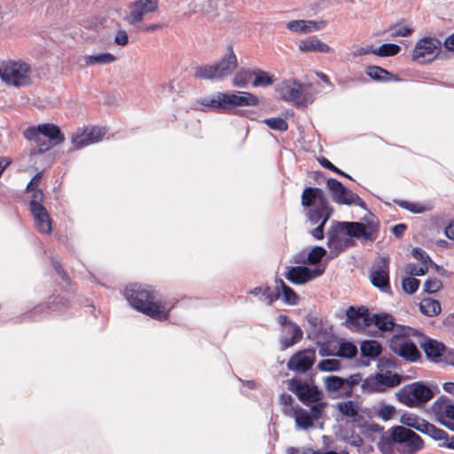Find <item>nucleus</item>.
Returning <instances> with one entry per match:
<instances>
[{
	"mask_svg": "<svg viewBox=\"0 0 454 454\" xmlns=\"http://www.w3.org/2000/svg\"><path fill=\"white\" fill-rule=\"evenodd\" d=\"M124 295L129 304L137 311L158 321L168 318L171 307H166L157 301L158 294L150 286L130 284L126 286Z\"/></svg>",
	"mask_w": 454,
	"mask_h": 454,
	"instance_id": "1",
	"label": "nucleus"
},
{
	"mask_svg": "<svg viewBox=\"0 0 454 454\" xmlns=\"http://www.w3.org/2000/svg\"><path fill=\"white\" fill-rule=\"evenodd\" d=\"M383 437L386 454H416L425 447L424 440L403 426H394Z\"/></svg>",
	"mask_w": 454,
	"mask_h": 454,
	"instance_id": "2",
	"label": "nucleus"
},
{
	"mask_svg": "<svg viewBox=\"0 0 454 454\" xmlns=\"http://www.w3.org/2000/svg\"><path fill=\"white\" fill-rule=\"evenodd\" d=\"M23 136L27 140L35 143V145L30 148L29 156L31 157L44 153L65 141L59 127L53 123L30 126L23 131Z\"/></svg>",
	"mask_w": 454,
	"mask_h": 454,
	"instance_id": "3",
	"label": "nucleus"
},
{
	"mask_svg": "<svg viewBox=\"0 0 454 454\" xmlns=\"http://www.w3.org/2000/svg\"><path fill=\"white\" fill-rule=\"evenodd\" d=\"M238 67V59L231 45L221 59L212 65L198 66L194 68L193 76L197 79L222 81L232 74Z\"/></svg>",
	"mask_w": 454,
	"mask_h": 454,
	"instance_id": "4",
	"label": "nucleus"
},
{
	"mask_svg": "<svg viewBox=\"0 0 454 454\" xmlns=\"http://www.w3.org/2000/svg\"><path fill=\"white\" fill-rule=\"evenodd\" d=\"M32 68L23 61H9L0 67V78L8 85L25 87L31 84Z\"/></svg>",
	"mask_w": 454,
	"mask_h": 454,
	"instance_id": "5",
	"label": "nucleus"
},
{
	"mask_svg": "<svg viewBox=\"0 0 454 454\" xmlns=\"http://www.w3.org/2000/svg\"><path fill=\"white\" fill-rule=\"evenodd\" d=\"M397 400L408 407H419L430 401L434 393L424 382L405 385L395 394Z\"/></svg>",
	"mask_w": 454,
	"mask_h": 454,
	"instance_id": "6",
	"label": "nucleus"
},
{
	"mask_svg": "<svg viewBox=\"0 0 454 454\" xmlns=\"http://www.w3.org/2000/svg\"><path fill=\"white\" fill-rule=\"evenodd\" d=\"M388 347L393 353L407 362H421V352L417 345L410 339L404 328H402V332L392 334L388 339Z\"/></svg>",
	"mask_w": 454,
	"mask_h": 454,
	"instance_id": "7",
	"label": "nucleus"
},
{
	"mask_svg": "<svg viewBox=\"0 0 454 454\" xmlns=\"http://www.w3.org/2000/svg\"><path fill=\"white\" fill-rule=\"evenodd\" d=\"M332 227L340 233H345L351 239H364L374 241L379 231L378 221L371 220L366 224L360 222H338L333 221Z\"/></svg>",
	"mask_w": 454,
	"mask_h": 454,
	"instance_id": "8",
	"label": "nucleus"
},
{
	"mask_svg": "<svg viewBox=\"0 0 454 454\" xmlns=\"http://www.w3.org/2000/svg\"><path fill=\"white\" fill-rule=\"evenodd\" d=\"M287 388L297 396L300 402L307 406L320 401L324 396L322 390L313 383L312 380L311 383H309L293 378L287 380Z\"/></svg>",
	"mask_w": 454,
	"mask_h": 454,
	"instance_id": "9",
	"label": "nucleus"
},
{
	"mask_svg": "<svg viewBox=\"0 0 454 454\" xmlns=\"http://www.w3.org/2000/svg\"><path fill=\"white\" fill-rule=\"evenodd\" d=\"M278 322L281 325L279 335L281 350L295 345L302 339L303 332L301 328L296 323L292 322L287 316H278Z\"/></svg>",
	"mask_w": 454,
	"mask_h": 454,
	"instance_id": "10",
	"label": "nucleus"
},
{
	"mask_svg": "<svg viewBox=\"0 0 454 454\" xmlns=\"http://www.w3.org/2000/svg\"><path fill=\"white\" fill-rule=\"evenodd\" d=\"M285 278L294 285H304L324 274L325 266L310 269L305 264L287 267Z\"/></svg>",
	"mask_w": 454,
	"mask_h": 454,
	"instance_id": "11",
	"label": "nucleus"
},
{
	"mask_svg": "<svg viewBox=\"0 0 454 454\" xmlns=\"http://www.w3.org/2000/svg\"><path fill=\"white\" fill-rule=\"evenodd\" d=\"M441 48V42L436 38L424 37L415 45L412 59L421 64L430 63L436 58V51Z\"/></svg>",
	"mask_w": 454,
	"mask_h": 454,
	"instance_id": "12",
	"label": "nucleus"
},
{
	"mask_svg": "<svg viewBox=\"0 0 454 454\" xmlns=\"http://www.w3.org/2000/svg\"><path fill=\"white\" fill-rule=\"evenodd\" d=\"M106 134V129L98 126H86L72 136V144L75 149L100 142Z\"/></svg>",
	"mask_w": 454,
	"mask_h": 454,
	"instance_id": "13",
	"label": "nucleus"
},
{
	"mask_svg": "<svg viewBox=\"0 0 454 454\" xmlns=\"http://www.w3.org/2000/svg\"><path fill=\"white\" fill-rule=\"evenodd\" d=\"M372 284L384 293H391L389 283V259L380 257L370 274Z\"/></svg>",
	"mask_w": 454,
	"mask_h": 454,
	"instance_id": "14",
	"label": "nucleus"
},
{
	"mask_svg": "<svg viewBox=\"0 0 454 454\" xmlns=\"http://www.w3.org/2000/svg\"><path fill=\"white\" fill-rule=\"evenodd\" d=\"M415 334L422 336V340L419 341V346L423 349L427 358L434 363L442 362L447 349L446 346L442 342L425 336L418 330H416Z\"/></svg>",
	"mask_w": 454,
	"mask_h": 454,
	"instance_id": "15",
	"label": "nucleus"
},
{
	"mask_svg": "<svg viewBox=\"0 0 454 454\" xmlns=\"http://www.w3.org/2000/svg\"><path fill=\"white\" fill-rule=\"evenodd\" d=\"M158 9V0H136L129 4V15L127 21L137 25L143 20L144 15L154 12Z\"/></svg>",
	"mask_w": 454,
	"mask_h": 454,
	"instance_id": "16",
	"label": "nucleus"
},
{
	"mask_svg": "<svg viewBox=\"0 0 454 454\" xmlns=\"http://www.w3.org/2000/svg\"><path fill=\"white\" fill-rule=\"evenodd\" d=\"M316 360V351L314 348H307L298 351L291 356L287 362V368L298 372H308L314 364Z\"/></svg>",
	"mask_w": 454,
	"mask_h": 454,
	"instance_id": "17",
	"label": "nucleus"
},
{
	"mask_svg": "<svg viewBox=\"0 0 454 454\" xmlns=\"http://www.w3.org/2000/svg\"><path fill=\"white\" fill-rule=\"evenodd\" d=\"M281 98L285 101L294 102L297 106H301V96L302 94V86L296 80L283 82L278 88Z\"/></svg>",
	"mask_w": 454,
	"mask_h": 454,
	"instance_id": "18",
	"label": "nucleus"
},
{
	"mask_svg": "<svg viewBox=\"0 0 454 454\" xmlns=\"http://www.w3.org/2000/svg\"><path fill=\"white\" fill-rule=\"evenodd\" d=\"M226 99L225 103H228V111L238 106H255L260 103L257 96L247 91L227 92Z\"/></svg>",
	"mask_w": 454,
	"mask_h": 454,
	"instance_id": "19",
	"label": "nucleus"
},
{
	"mask_svg": "<svg viewBox=\"0 0 454 454\" xmlns=\"http://www.w3.org/2000/svg\"><path fill=\"white\" fill-rule=\"evenodd\" d=\"M326 187L330 192L333 201L340 205H347L350 201L349 194L354 193L335 178H328Z\"/></svg>",
	"mask_w": 454,
	"mask_h": 454,
	"instance_id": "20",
	"label": "nucleus"
},
{
	"mask_svg": "<svg viewBox=\"0 0 454 454\" xmlns=\"http://www.w3.org/2000/svg\"><path fill=\"white\" fill-rule=\"evenodd\" d=\"M339 234L340 232L331 226L327 233V247L331 250V257L337 256L355 245V242L350 239H340Z\"/></svg>",
	"mask_w": 454,
	"mask_h": 454,
	"instance_id": "21",
	"label": "nucleus"
},
{
	"mask_svg": "<svg viewBox=\"0 0 454 454\" xmlns=\"http://www.w3.org/2000/svg\"><path fill=\"white\" fill-rule=\"evenodd\" d=\"M328 201L324 191L317 187H306L301 194V205L308 209L314 207L313 206L317 202V205H325Z\"/></svg>",
	"mask_w": 454,
	"mask_h": 454,
	"instance_id": "22",
	"label": "nucleus"
},
{
	"mask_svg": "<svg viewBox=\"0 0 454 454\" xmlns=\"http://www.w3.org/2000/svg\"><path fill=\"white\" fill-rule=\"evenodd\" d=\"M364 312H366V307L364 306H349L346 310V320L344 322L346 327L353 332L361 330V319Z\"/></svg>",
	"mask_w": 454,
	"mask_h": 454,
	"instance_id": "23",
	"label": "nucleus"
},
{
	"mask_svg": "<svg viewBox=\"0 0 454 454\" xmlns=\"http://www.w3.org/2000/svg\"><path fill=\"white\" fill-rule=\"evenodd\" d=\"M38 231L42 233L49 234L51 232V222L48 211L43 206H35V209L30 210Z\"/></svg>",
	"mask_w": 454,
	"mask_h": 454,
	"instance_id": "24",
	"label": "nucleus"
},
{
	"mask_svg": "<svg viewBox=\"0 0 454 454\" xmlns=\"http://www.w3.org/2000/svg\"><path fill=\"white\" fill-rule=\"evenodd\" d=\"M333 213V207L329 204V201H325V205H317L315 207L307 209L305 215L311 224L320 223L324 221L325 215H329V219Z\"/></svg>",
	"mask_w": 454,
	"mask_h": 454,
	"instance_id": "25",
	"label": "nucleus"
},
{
	"mask_svg": "<svg viewBox=\"0 0 454 454\" xmlns=\"http://www.w3.org/2000/svg\"><path fill=\"white\" fill-rule=\"evenodd\" d=\"M299 50L302 52H321L326 53L333 50L325 43L320 41L317 36H309L301 40L299 43Z\"/></svg>",
	"mask_w": 454,
	"mask_h": 454,
	"instance_id": "26",
	"label": "nucleus"
},
{
	"mask_svg": "<svg viewBox=\"0 0 454 454\" xmlns=\"http://www.w3.org/2000/svg\"><path fill=\"white\" fill-rule=\"evenodd\" d=\"M365 74L373 81L387 82L390 81L399 82L401 78L398 75L392 74L387 69L379 66H368L365 69Z\"/></svg>",
	"mask_w": 454,
	"mask_h": 454,
	"instance_id": "27",
	"label": "nucleus"
},
{
	"mask_svg": "<svg viewBox=\"0 0 454 454\" xmlns=\"http://www.w3.org/2000/svg\"><path fill=\"white\" fill-rule=\"evenodd\" d=\"M382 391L395 387L402 383L403 376L387 370L385 372H378Z\"/></svg>",
	"mask_w": 454,
	"mask_h": 454,
	"instance_id": "28",
	"label": "nucleus"
},
{
	"mask_svg": "<svg viewBox=\"0 0 454 454\" xmlns=\"http://www.w3.org/2000/svg\"><path fill=\"white\" fill-rule=\"evenodd\" d=\"M275 289H278L280 295H283V300L286 304L296 305L299 301V296L293 288L287 286L283 279L276 278Z\"/></svg>",
	"mask_w": 454,
	"mask_h": 454,
	"instance_id": "29",
	"label": "nucleus"
},
{
	"mask_svg": "<svg viewBox=\"0 0 454 454\" xmlns=\"http://www.w3.org/2000/svg\"><path fill=\"white\" fill-rule=\"evenodd\" d=\"M363 377L362 374L357 372L354 374H350L348 378H344V386L345 390L344 392H340L337 395H335L333 397L335 398H349L353 395V391L355 387L362 384L363 382Z\"/></svg>",
	"mask_w": 454,
	"mask_h": 454,
	"instance_id": "30",
	"label": "nucleus"
},
{
	"mask_svg": "<svg viewBox=\"0 0 454 454\" xmlns=\"http://www.w3.org/2000/svg\"><path fill=\"white\" fill-rule=\"evenodd\" d=\"M52 307L53 305L51 303L39 304L23 314L22 318L24 321L40 320L53 310Z\"/></svg>",
	"mask_w": 454,
	"mask_h": 454,
	"instance_id": "31",
	"label": "nucleus"
},
{
	"mask_svg": "<svg viewBox=\"0 0 454 454\" xmlns=\"http://www.w3.org/2000/svg\"><path fill=\"white\" fill-rule=\"evenodd\" d=\"M326 254L327 251L323 247L316 246L310 250L305 258L296 259L294 260V262L297 264L316 265L322 261Z\"/></svg>",
	"mask_w": 454,
	"mask_h": 454,
	"instance_id": "32",
	"label": "nucleus"
},
{
	"mask_svg": "<svg viewBox=\"0 0 454 454\" xmlns=\"http://www.w3.org/2000/svg\"><path fill=\"white\" fill-rule=\"evenodd\" d=\"M324 386L329 395H337L344 392V378L337 375H330L324 378Z\"/></svg>",
	"mask_w": 454,
	"mask_h": 454,
	"instance_id": "33",
	"label": "nucleus"
},
{
	"mask_svg": "<svg viewBox=\"0 0 454 454\" xmlns=\"http://www.w3.org/2000/svg\"><path fill=\"white\" fill-rule=\"evenodd\" d=\"M381 350V345L374 340H364L360 345L361 355L369 359L378 357L380 355Z\"/></svg>",
	"mask_w": 454,
	"mask_h": 454,
	"instance_id": "34",
	"label": "nucleus"
},
{
	"mask_svg": "<svg viewBox=\"0 0 454 454\" xmlns=\"http://www.w3.org/2000/svg\"><path fill=\"white\" fill-rule=\"evenodd\" d=\"M420 312L429 317H433L441 313V303L433 298H423L419 302Z\"/></svg>",
	"mask_w": 454,
	"mask_h": 454,
	"instance_id": "35",
	"label": "nucleus"
},
{
	"mask_svg": "<svg viewBox=\"0 0 454 454\" xmlns=\"http://www.w3.org/2000/svg\"><path fill=\"white\" fill-rule=\"evenodd\" d=\"M226 96L227 92H217L215 98H203L200 100V104L222 112H228V103H225Z\"/></svg>",
	"mask_w": 454,
	"mask_h": 454,
	"instance_id": "36",
	"label": "nucleus"
},
{
	"mask_svg": "<svg viewBox=\"0 0 454 454\" xmlns=\"http://www.w3.org/2000/svg\"><path fill=\"white\" fill-rule=\"evenodd\" d=\"M400 422L405 426L407 428H413L420 433H424L425 427H427L428 421L419 418L418 416L414 414H403L401 419Z\"/></svg>",
	"mask_w": 454,
	"mask_h": 454,
	"instance_id": "37",
	"label": "nucleus"
},
{
	"mask_svg": "<svg viewBox=\"0 0 454 454\" xmlns=\"http://www.w3.org/2000/svg\"><path fill=\"white\" fill-rule=\"evenodd\" d=\"M361 390L363 394L367 395L383 393L378 372L374 375H370L363 380L361 384Z\"/></svg>",
	"mask_w": 454,
	"mask_h": 454,
	"instance_id": "38",
	"label": "nucleus"
},
{
	"mask_svg": "<svg viewBox=\"0 0 454 454\" xmlns=\"http://www.w3.org/2000/svg\"><path fill=\"white\" fill-rule=\"evenodd\" d=\"M116 60V57L109 52L88 55L84 57L86 66L106 65Z\"/></svg>",
	"mask_w": 454,
	"mask_h": 454,
	"instance_id": "39",
	"label": "nucleus"
},
{
	"mask_svg": "<svg viewBox=\"0 0 454 454\" xmlns=\"http://www.w3.org/2000/svg\"><path fill=\"white\" fill-rule=\"evenodd\" d=\"M424 434L428 435L434 441H442V442H448L450 440V436L446 431L442 428L436 427L431 423H427L425 427Z\"/></svg>",
	"mask_w": 454,
	"mask_h": 454,
	"instance_id": "40",
	"label": "nucleus"
},
{
	"mask_svg": "<svg viewBox=\"0 0 454 454\" xmlns=\"http://www.w3.org/2000/svg\"><path fill=\"white\" fill-rule=\"evenodd\" d=\"M252 76L253 70L241 68L235 74L232 85L238 88H247Z\"/></svg>",
	"mask_w": 454,
	"mask_h": 454,
	"instance_id": "41",
	"label": "nucleus"
},
{
	"mask_svg": "<svg viewBox=\"0 0 454 454\" xmlns=\"http://www.w3.org/2000/svg\"><path fill=\"white\" fill-rule=\"evenodd\" d=\"M295 425L299 428L308 429L313 427V419L307 411L299 408L295 411Z\"/></svg>",
	"mask_w": 454,
	"mask_h": 454,
	"instance_id": "42",
	"label": "nucleus"
},
{
	"mask_svg": "<svg viewBox=\"0 0 454 454\" xmlns=\"http://www.w3.org/2000/svg\"><path fill=\"white\" fill-rule=\"evenodd\" d=\"M253 76H254L253 82L254 87L270 86L274 82L271 75H269L268 73L259 68L253 69Z\"/></svg>",
	"mask_w": 454,
	"mask_h": 454,
	"instance_id": "43",
	"label": "nucleus"
},
{
	"mask_svg": "<svg viewBox=\"0 0 454 454\" xmlns=\"http://www.w3.org/2000/svg\"><path fill=\"white\" fill-rule=\"evenodd\" d=\"M374 325L381 331H390L394 329L395 324L394 317L387 313L377 314Z\"/></svg>",
	"mask_w": 454,
	"mask_h": 454,
	"instance_id": "44",
	"label": "nucleus"
},
{
	"mask_svg": "<svg viewBox=\"0 0 454 454\" xmlns=\"http://www.w3.org/2000/svg\"><path fill=\"white\" fill-rule=\"evenodd\" d=\"M401 51L398 44L392 43H386L381 44L379 48L375 49L374 55L380 57H392L397 55Z\"/></svg>",
	"mask_w": 454,
	"mask_h": 454,
	"instance_id": "45",
	"label": "nucleus"
},
{
	"mask_svg": "<svg viewBox=\"0 0 454 454\" xmlns=\"http://www.w3.org/2000/svg\"><path fill=\"white\" fill-rule=\"evenodd\" d=\"M337 409L342 415H344L346 417L362 418V415L359 414V412H358V407L352 401L338 403Z\"/></svg>",
	"mask_w": 454,
	"mask_h": 454,
	"instance_id": "46",
	"label": "nucleus"
},
{
	"mask_svg": "<svg viewBox=\"0 0 454 454\" xmlns=\"http://www.w3.org/2000/svg\"><path fill=\"white\" fill-rule=\"evenodd\" d=\"M357 354V348L356 345L351 342H342L340 344L339 349L334 356L342 358H353Z\"/></svg>",
	"mask_w": 454,
	"mask_h": 454,
	"instance_id": "47",
	"label": "nucleus"
},
{
	"mask_svg": "<svg viewBox=\"0 0 454 454\" xmlns=\"http://www.w3.org/2000/svg\"><path fill=\"white\" fill-rule=\"evenodd\" d=\"M396 204L414 214H422L431 209L430 206H426L420 203H412L406 200H398L396 201Z\"/></svg>",
	"mask_w": 454,
	"mask_h": 454,
	"instance_id": "48",
	"label": "nucleus"
},
{
	"mask_svg": "<svg viewBox=\"0 0 454 454\" xmlns=\"http://www.w3.org/2000/svg\"><path fill=\"white\" fill-rule=\"evenodd\" d=\"M270 129L278 131H286L288 129L287 121L281 117L267 118L262 121Z\"/></svg>",
	"mask_w": 454,
	"mask_h": 454,
	"instance_id": "49",
	"label": "nucleus"
},
{
	"mask_svg": "<svg viewBox=\"0 0 454 454\" xmlns=\"http://www.w3.org/2000/svg\"><path fill=\"white\" fill-rule=\"evenodd\" d=\"M317 368L321 372H338L341 369V364L338 359H324L318 363Z\"/></svg>",
	"mask_w": 454,
	"mask_h": 454,
	"instance_id": "50",
	"label": "nucleus"
},
{
	"mask_svg": "<svg viewBox=\"0 0 454 454\" xmlns=\"http://www.w3.org/2000/svg\"><path fill=\"white\" fill-rule=\"evenodd\" d=\"M395 412L396 410L395 406L385 403H381L376 412V415L384 421H387L395 416Z\"/></svg>",
	"mask_w": 454,
	"mask_h": 454,
	"instance_id": "51",
	"label": "nucleus"
},
{
	"mask_svg": "<svg viewBox=\"0 0 454 454\" xmlns=\"http://www.w3.org/2000/svg\"><path fill=\"white\" fill-rule=\"evenodd\" d=\"M420 281L412 277H405L403 278V290L408 294H413L419 287Z\"/></svg>",
	"mask_w": 454,
	"mask_h": 454,
	"instance_id": "52",
	"label": "nucleus"
},
{
	"mask_svg": "<svg viewBox=\"0 0 454 454\" xmlns=\"http://www.w3.org/2000/svg\"><path fill=\"white\" fill-rule=\"evenodd\" d=\"M286 27L290 31L299 34L309 33V29L306 27V20H291L286 24Z\"/></svg>",
	"mask_w": 454,
	"mask_h": 454,
	"instance_id": "53",
	"label": "nucleus"
},
{
	"mask_svg": "<svg viewBox=\"0 0 454 454\" xmlns=\"http://www.w3.org/2000/svg\"><path fill=\"white\" fill-rule=\"evenodd\" d=\"M202 14L208 16L209 20L217 17V3L215 0H207L202 6Z\"/></svg>",
	"mask_w": 454,
	"mask_h": 454,
	"instance_id": "54",
	"label": "nucleus"
},
{
	"mask_svg": "<svg viewBox=\"0 0 454 454\" xmlns=\"http://www.w3.org/2000/svg\"><path fill=\"white\" fill-rule=\"evenodd\" d=\"M442 286V281L437 278H432L426 280L424 283V292L427 294H434L439 291Z\"/></svg>",
	"mask_w": 454,
	"mask_h": 454,
	"instance_id": "55",
	"label": "nucleus"
},
{
	"mask_svg": "<svg viewBox=\"0 0 454 454\" xmlns=\"http://www.w3.org/2000/svg\"><path fill=\"white\" fill-rule=\"evenodd\" d=\"M318 162L324 168L331 170L332 172L338 174L341 176H344L346 178L352 179V177L348 174H347V173L343 172L342 170H340V168H338L328 159L322 157V158L318 159Z\"/></svg>",
	"mask_w": 454,
	"mask_h": 454,
	"instance_id": "56",
	"label": "nucleus"
},
{
	"mask_svg": "<svg viewBox=\"0 0 454 454\" xmlns=\"http://www.w3.org/2000/svg\"><path fill=\"white\" fill-rule=\"evenodd\" d=\"M399 366H400L399 362L395 358L381 356L379 358V361H378V367L381 370H383V369H397V368H399Z\"/></svg>",
	"mask_w": 454,
	"mask_h": 454,
	"instance_id": "57",
	"label": "nucleus"
},
{
	"mask_svg": "<svg viewBox=\"0 0 454 454\" xmlns=\"http://www.w3.org/2000/svg\"><path fill=\"white\" fill-rule=\"evenodd\" d=\"M387 31L391 32L392 37H397L409 36L413 32V29L409 27H399L397 24H395L390 26Z\"/></svg>",
	"mask_w": 454,
	"mask_h": 454,
	"instance_id": "58",
	"label": "nucleus"
},
{
	"mask_svg": "<svg viewBox=\"0 0 454 454\" xmlns=\"http://www.w3.org/2000/svg\"><path fill=\"white\" fill-rule=\"evenodd\" d=\"M327 405L325 402H316L310 408V417L312 419H319L323 417L324 410Z\"/></svg>",
	"mask_w": 454,
	"mask_h": 454,
	"instance_id": "59",
	"label": "nucleus"
},
{
	"mask_svg": "<svg viewBox=\"0 0 454 454\" xmlns=\"http://www.w3.org/2000/svg\"><path fill=\"white\" fill-rule=\"evenodd\" d=\"M411 254L415 259L420 261L424 264V266H427V264L428 263H433V261L430 258V256L421 248H413L411 250Z\"/></svg>",
	"mask_w": 454,
	"mask_h": 454,
	"instance_id": "60",
	"label": "nucleus"
},
{
	"mask_svg": "<svg viewBox=\"0 0 454 454\" xmlns=\"http://www.w3.org/2000/svg\"><path fill=\"white\" fill-rule=\"evenodd\" d=\"M329 220V215H325L324 221H322L315 229L310 231V234L316 239H323L325 237V226Z\"/></svg>",
	"mask_w": 454,
	"mask_h": 454,
	"instance_id": "61",
	"label": "nucleus"
},
{
	"mask_svg": "<svg viewBox=\"0 0 454 454\" xmlns=\"http://www.w3.org/2000/svg\"><path fill=\"white\" fill-rule=\"evenodd\" d=\"M30 192H33V198L29 202V208L30 210L35 209V206H43L42 201L43 200L44 194L41 189H34L30 190Z\"/></svg>",
	"mask_w": 454,
	"mask_h": 454,
	"instance_id": "62",
	"label": "nucleus"
},
{
	"mask_svg": "<svg viewBox=\"0 0 454 454\" xmlns=\"http://www.w3.org/2000/svg\"><path fill=\"white\" fill-rule=\"evenodd\" d=\"M114 43L119 46H126L129 43V36L125 30L120 29L114 36Z\"/></svg>",
	"mask_w": 454,
	"mask_h": 454,
	"instance_id": "63",
	"label": "nucleus"
},
{
	"mask_svg": "<svg viewBox=\"0 0 454 454\" xmlns=\"http://www.w3.org/2000/svg\"><path fill=\"white\" fill-rule=\"evenodd\" d=\"M287 454H328V450L325 452H322L320 450H314L310 448L303 449L302 453H301L300 449L296 447H290L287 450Z\"/></svg>",
	"mask_w": 454,
	"mask_h": 454,
	"instance_id": "64",
	"label": "nucleus"
}]
</instances>
